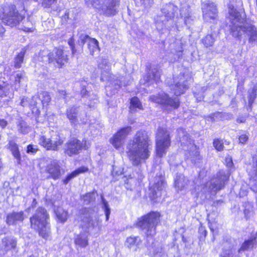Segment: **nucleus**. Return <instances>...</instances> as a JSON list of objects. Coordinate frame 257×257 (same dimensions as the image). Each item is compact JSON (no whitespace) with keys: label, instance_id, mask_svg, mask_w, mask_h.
<instances>
[{"label":"nucleus","instance_id":"50","mask_svg":"<svg viewBox=\"0 0 257 257\" xmlns=\"http://www.w3.org/2000/svg\"><path fill=\"white\" fill-rule=\"evenodd\" d=\"M42 5L44 8H50L57 0H42Z\"/></svg>","mask_w":257,"mask_h":257},{"label":"nucleus","instance_id":"44","mask_svg":"<svg viewBox=\"0 0 257 257\" xmlns=\"http://www.w3.org/2000/svg\"><path fill=\"white\" fill-rule=\"evenodd\" d=\"M213 146L218 151H221L223 150V143L222 141L219 139L214 140L213 141Z\"/></svg>","mask_w":257,"mask_h":257},{"label":"nucleus","instance_id":"46","mask_svg":"<svg viewBox=\"0 0 257 257\" xmlns=\"http://www.w3.org/2000/svg\"><path fill=\"white\" fill-rule=\"evenodd\" d=\"M88 35L85 34H81L79 36V45H83L86 42L88 43L89 39H91Z\"/></svg>","mask_w":257,"mask_h":257},{"label":"nucleus","instance_id":"51","mask_svg":"<svg viewBox=\"0 0 257 257\" xmlns=\"http://www.w3.org/2000/svg\"><path fill=\"white\" fill-rule=\"evenodd\" d=\"M29 99L27 97H23L21 99V105L23 106H30Z\"/></svg>","mask_w":257,"mask_h":257},{"label":"nucleus","instance_id":"28","mask_svg":"<svg viewBox=\"0 0 257 257\" xmlns=\"http://www.w3.org/2000/svg\"><path fill=\"white\" fill-rule=\"evenodd\" d=\"M3 246L6 250H10L15 248L17 242L15 238L12 237H6L3 239Z\"/></svg>","mask_w":257,"mask_h":257},{"label":"nucleus","instance_id":"10","mask_svg":"<svg viewBox=\"0 0 257 257\" xmlns=\"http://www.w3.org/2000/svg\"><path fill=\"white\" fill-rule=\"evenodd\" d=\"M149 100L154 103L161 104L164 107L177 109L180 105V101L177 97H170L168 94L164 92L150 96Z\"/></svg>","mask_w":257,"mask_h":257},{"label":"nucleus","instance_id":"23","mask_svg":"<svg viewBox=\"0 0 257 257\" xmlns=\"http://www.w3.org/2000/svg\"><path fill=\"white\" fill-rule=\"evenodd\" d=\"M25 79V75L24 73L21 72H17L13 77L11 78V85L14 88L17 90L21 87V83Z\"/></svg>","mask_w":257,"mask_h":257},{"label":"nucleus","instance_id":"33","mask_svg":"<svg viewBox=\"0 0 257 257\" xmlns=\"http://www.w3.org/2000/svg\"><path fill=\"white\" fill-rule=\"evenodd\" d=\"M8 148L12 152L14 157L18 161L21 160V154L19 150L18 145L12 140H10L8 143Z\"/></svg>","mask_w":257,"mask_h":257},{"label":"nucleus","instance_id":"17","mask_svg":"<svg viewBox=\"0 0 257 257\" xmlns=\"http://www.w3.org/2000/svg\"><path fill=\"white\" fill-rule=\"evenodd\" d=\"M83 149V143L76 139L68 141L66 144L65 153L69 156L78 154Z\"/></svg>","mask_w":257,"mask_h":257},{"label":"nucleus","instance_id":"3","mask_svg":"<svg viewBox=\"0 0 257 257\" xmlns=\"http://www.w3.org/2000/svg\"><path fill=\"white\" fill-rule=\"evenodd\" d=\"M79 215L82 222L81 225L86 230L77 235L75 243L80 247H85L88 244V232L98 229L99 220L96 216H93L89 209L86 208L79 211Z\"/></svg>","mask_w":257,"mask_h":257},{"label":"nucleus","instance_id":"19","mask_svg":"<svg viewBox=\"0 0 257 257\" xmlns=\"http://www.w3.org/2000/svg\"><path fill=\"white\" fill-rule=\"evenodd\" d=\"M50 151H57L64 142V139L60 134L54 131L50 132Z\"/></svg>","mask_w":257,"mask_h":257},{"label":"nucleus","instance_id":"1","mask_svg":"<svg viewBox=\"0 0 257 257\" xmlns=\"http://www.w3.org/2000/svg\"><path fill=\"white\" fill-rule=\"evenodd\" d=\"M228 9L233 36L238 37L244 34L247 37L249 43L257 45V27L252 21L245 20V14L237 11L232 4L228 5Z\"/></svg>","mask_w":257,"mask_h":257},{"label":"nucleus","instance_id":"47","mask_svg":"<svg viewBox=\"0 0 257 257\" xmlns=\"http://www.w3.org/2000/svg\"><path fill=\"white\" fill-rule=\"evenodd\" d=\"M38 150L37 146L33 145H29L27 147L26 152L28 154L34 155L37 153Z\"/></svg>","mask_w":257,"mask_h":257},{"label":"nucleus","instance_id":"9","mask_svg":"<svg viewBox=\"0 0 257 257\" xmlns=\"http://www.w3.org/2000/svg\"><path fill=\"white\" fill-rule=\"evenodd\" d=\"M170 145V139L168 132L164 128H159L156 137L157 156L161 158L165 155Z\"/></svg>","mask_w":257,"mask_h":257},{"label":"nucleus","instance_id":"56","mask_svg":"<svg viewBox=\"0 0 257 257\" xmlns=\"http://www.w3.org/2000/svg\"><path fill=\"white\" fill-rule=\"evenodd\" d=\"M47 119L50 122H55L57 120L56 116L53 114L49 115Z\"/></svg>","mask_w":257,"mask_h":257},{"label":"nucleus","instance_id":"49","mask_svg":"<svg viewBox=\"0 0 257 257\" xmlns=\"http://www.w3.org/2000/svg\"><path fill=\"white\" fill-rule=\"evenodd\" d=\"M39 101V97H38V94L37 95L33 96L31 100H29L30 102V106L31 107H35L37 106V104H38Z\"/></svg>","mask_w":257,"mask_h":257},{"label":"nucleus","instance_id":"43","mask_svg":"<svg viewBox=\"0 0 257 257\" xmlns=\"http://www.w3.org/2000/svg\"><path fill=\"white\" fill-rule=\"evenodd\" d=\"M94 193H88L84 195L82 197V199L85 204H89L91 201L94 200Z\"/></svg>","mask_w":257,"mask_h":257},{"label":"nucleus","instance_id":"12","mask_svg":"<svg viewBox=\"0 0 257 257\" xmlns=\"http://www.w3.org/2000/svg\"><path fill=\"white\" fill-rule=\"evenodd\" d=\"M177 137L181 143L183 149L186 151H195L196 156L199 155V153L196 150V146L189 138V134L183 128H179L177 130Z\"/></svg>","mask_w":257,"mask_h":257},{"label":"nucleus","instance_id":"27","mask_svg":"<svg viewBox=\"0 0 257 257\" xmlns=\"http://www.w3.org/2000/svg\"><path fill=\"white\" fill-rule=\"evenodd\" d=\"M77 113V107L75 106L69 108L67 110V116L72 124L75 125L78 122Z\"/></svg>","mask_w":257,"mask_h":257},{"label":"nucleus","instance_id":"35","mask_svg":"<svg viewBox=\"0 0 257 257\" xmlns=\"http://www.w3.org/2000/svg\"><path fill=\"white\" fill-rule=\"evenodd\" d=\"M141 243V240L139 236H130L126 240V245L129 248L139 245Z\"/></svg>","mask_w":257,"mask_h":257},{"label":"nucleus","instance_id":"24","mask_svg":"<svg viewBox=\"0 0 257 257\" xmlns=\"http://www.w3.org/2000/svg\"><path fill=\"white\" fill-rule=\"evenodd\" d=\"M88 169L86 167L82 166L76 169L71 173L67 175L66 177L63 180V182L64 184H67L72 179L76 177L81 173H83L87 172Z\"/></svg>","mask_w":257,"mask_h":257},{"label":"nucleus","instance_id":"42","mask_svg":"<svg viewBox=\"0 0 257 257\" xmlns=\"http://www.w3.org/2000/svg\"><path fill=\"white\" fill-rule=\"evenodd\" d=\"M9 89V85L5 82L0 81V95H6L7 91Z\"/></svg>","mask_w":257,"mask_h":257},{"label":"nucleus","instance_id":"63","mask_svg":"<svg viewBox=\"0 0 257 257\" xmlns=\"http://www.w3.org/2000/svg\"><path fill=\"white\" fill-rule=\"evenodd\" d=\"M66 95V92L65 90H60L59 91V96L64 97Z\"/></svg>","mask_w":257,"mask_h":257},{"label":"nucleus","instance_id":"58","mask_svg":"<svg viewBox=\"0 0 257 257\" xmlns=\"http://www.w3.org/2000/svg\"><path fill=\"white\" fill-rule=\"evenodd\" d=\"M82 143H83V149H88L90 146V143L86 140H83Z\"/></svg>","mask_w":257,"mask_h":257},{"label":"nucleus","instance_id":"37","mask_svg":"<svg viewBox=\"0 0 257 257\" xmlns=\"http://www.w3.org/2000/svg\"><path fill=\"white\" fill-rule=\"evenodd\" d=\"M215 40V39L213 34H208L201 41L204 46L207 48L213 45Z\"/></svg>","mask_w":257,"mask_h":257},{"label":"nucleus","instance_id":"57","mask_svg":"<svg viewBox=\"0 0 257 257\" xmlns=\"http://www.w3.org/2000/svg\"><path fill=\"white\" fill-rule=\"evenodd\" d=\"M69 45L71 47V49L72 50V52L73 54H74L76 52V49H75L74 45V42L72 39H71L69 42H68Z\"/></svg>","mask_w":257,"mask_h":257},{"label":"nucleus","instance_id":"30","mask_svg":"<svg viewBox=\"0 0 257 257\" xmlns=\"http://www.w3.org/2000/svg\"><path fill=\"white\" fill-rule=\"evenodd\" d=\"M54 212L58 219V221L61 223L66 222L68 218V213L61 207H58L54 209Z\"/></svg>","mask_w":257,"mask_h":257},{"label":"nucleus","instance_id":"53","mask_svg":"<svg viewBox=\"0 0 257 257\" xmlns=\"http://www.w3.org/2000/svg\"><path fill=\"white\" fill-rule=\"evenodd\" d=\"M105 92H106V95L108 97H110V98L112 97V91L111 87L110 86H109V85L106 86Z\"/></svg>","mask_w":257,"mask_h":257},{"label":"nucleus","instance_id":"64","mask_svg":"<svg viewBox=\"0 0 257 257\" xmlns=\"http://www.w3.org/2000/svg\"><path fill=\"white\" fill-rule=\"evenodd\" d=\"M24 30L26 32H32L33 31V28L25 27V29H24Z\"/></svg>","mask_w":257,"mask_h":257},{"label":"nucleus","instance_id":"13","mask_svg":"<svg viewBox=\"0 0 257 257\" xmlns=\"http://www.w3.org/2000/svg\"><path fill=\"white\" fill-rule=\"evenodd\" d=\"M88 7L101 10L106 15L112 14V0H85Z\"/></svg>","mask_w":257,"mask_h":257},{"label":"nucleus","instance_id":"61","mask_svg":"<svg viewBox=\"0 0 257 257\" xmlns=\"http://www.w3.org/2000/svg\"><path fill=\"white\" fill-rule=\"evenodd\" d=\"M232 3L236 4V5L235 6L236 7L241 6L242 5L241 0H232Z\"/></svg>","mask_w":257,"mask_h":257},{"label":"nucleus","instance_id":"2","mask_svg":"<svg viewBox=\"0 0 257 257\" xmlns=\"http://www.w3.org/2000/svg\"><path fill=\"white\" fill-rule=\"evenodd\" d=\"M150 142L148 132L143 130L137 132L133 139L130 141L127 147V154L133 165L138 166L149 157Z\"/></svg>","mask_w":257,"mask_h":257},{"label":"nucleus","instance_id":"29","mask_svg":"<svg viewBox=\"0 0 257 257\" xmlns=\"http://www.w3.org/2000/svg\"><path fill=\"white\" fill-rule=\"evenodd\" d=\"M87 45L90 54L91 55H96L98 53L100 49L98 46V42L96 39L94 38L89 39Z\"/></svg>","mask_w":257,"mask_h":257},{"label":"nucleus","instance_id":"55","mask_svg":"<svg viewBox=\"0 0 257 257\" xmlns=\"http://www.w3.org/2000/svg\"><path fill=\"white\" fill-rule=\"evenodd\" d=\"M103 207H104V209L105 212L106 219V220H107L108 218L109 215L110 213V211L108 209V205L106 203H104Z\"/></svg>","mask_w":257,"mask_h":257},{"label":"nucleus","instance_id":"15","mask_svg":"<svg viewBox=\"0 0 257 257\" xmlns=\"http://www.w3.org/2000/svg\"><path fill=\"white\" fill-rule=\"evenodd\" d=\"M203 17L206 22L214 23L217 17V10L213 3H205L202 5Z\"/></svg>","mask_w":257,"mask_h":257},{"label":"nucleus","instance_id":"32","mask_svg":"<svg viewBox=\"0 0 257 257\" xmlns=\"http://www.w3.org/2000/svg\"><path fill=\"white\" fill-rule=\"evenodd\" d=\"M39 101H41L43 107H47L51 101V97L49 92L42 91L38 93Z\"/></svg>","mask_w":257,"mask_h":257},{"label":"nucleus","instance_id":"25","mask_svg":"<svg viewBox=\"0 0 257 257\" xmlns=\"http://www.w3.org/2000/svg\"><path fill=\"white\" fill-rule=\"evenodd\" d=\"M188 180L182 174L177 175L175 179V186L178 190H182L186 187Z\"/></svg>","mask_w":257,"mask_h":257},{"label":"nucleus","instance_id":"60","mask_svg":"<svg viewBox=\"0 0 257 257\" xmlns=\"http://www.w3.org/2000/svg\"><path fill=\"white\" fill-rule=\"evenodd\" d=\"M7 124L8 122L6 120H5L4 119L0 118V126H1L2 128H4L7 126Z\"/></svg>","mask_w":257,"mask_h":257},{"label":"nucleus","instance_id":"48","mask_svg":"<svg viewBox=\"0 0 257 257\" xmlns=\"http://www.w3.org/2000/svg\"><path fill=\"white\" fill-rule=\"evenodd\" d=\"M141 5L143 6L145 8L151 7L154 3L153 0H139Z\"/></svg>","mask_w":257,"mask_h":257},{"label":"nucleus","instance_id":"4","mask_svg":"<svg viewBox=\"0 0 257 257\" xmlns=\"http://www.w3.org/2000/svg\"><path fill=\"white\" fill-rule=\"evenodd\" d=\"M49 218L46 209L43 207L38 208L30 218L31 227L38 230L39 235L45 239L51 235L50 225L48 221Z\"/></svg>","mask_w":257,"mask_h":257},{"label":"nucleus","instance_id":"62","mask_svg":"<svg viewBox=\"0 0 257 257\" xmlns=\"http://www.w3.org/2000/svg\"><path fill=\"white\" fill-rule=\"evenodd\" d=\"M231 255H232V252L230 251H226L223 253L222 255V257H229Z\"/></svg>","mask_w":257,"mask_h":257},{"label":"nucleus","instance_id":"41","mask_svg":"<svg viewBox=\"0 0 257 257\" xmlns=\"http://www.w3.org/2000/svg\"><path fill=\"white\" fill-rule=\"evenodd\" d=\"M18 131L22 134H27L30 131V127L24 121H21L18 124Z\"/></svg>","mask_w":257,"mask_h":257},{"label":"nucleus","instance_id":"8","mask_svg":"<svg viewBox=\"0 0 257 257\" xmlns=\"http://www.w3.org/2000/svg\"><path fill=\"white\" fill-rule=\"evenodd\" d=\"M3 15L2 19L7 25L13 27L19 24L24 16L19 14L16 10V6L12 4H6L3 8Z\"/></svg>","mask_w":257,"mask_h":257},{"label":"nucleus","instance_id":"14","mask_svg":"<svg viewBox=\"0 0 257 257\" xmlns=\"http://www.w3.org/2000/svg\"><path fill=\"white\" fill-rule=\"evenodd\" d=\"M174 84L170 85L172 92L176 96L184 93L188 88V84L184 74L180 73L174 78Z\"/></svg>","mask_w":257,"mask_h":257},{"label":"nucleus","instance_id":"21","mask_svg":"<svg viewBox=\"0 0 257 257\" xmlns=\"http://www.w3.org/2000/svg\"><path fill=\"white\" fill-rule=\"evenodd\" d=\"M180 15L183 18L184 24L189 28L194 24L196 17L193 16L189 7H182L180 10Z\"/></svg>","mask_w":257,"mask_h":257},{"label":"nucleus","instance_id":"6","mask_svg":"<svg viewBox=\"0 0 257 257\" xmlns=\"http://www.w3.org/2000/svg\"><path fill=\"white\" fill-rule=\"evenodd\" d=\"M178 10V7L172 3L164 5L161 10V15H158L154 18L156 28L159 31L163 30L167 22L174 17Z\"/></svg>","mask_w":257,"mask_h":257},{"label":"nucleus","instance_id":"36","mask_svg":"<svg viewBox=\"0 0 257 257\" xmlns=\"http://www.w3.org/2000/svg\"><path fill=\"white\" fill-rule=\"evenodd\" d=\"M26 53L25 49L22 51L17 55L15 59L14 66L16 68H19L21 67L22 64L24 62V58Z\"/></svg>","mask_w":257,"mask_h":257},{"label":"nucleus","instance_id":"52","mask_svg":"<svg viewBox=\"0 0 257 257\" xmlns=\"http://www.w3.org/2000/svg\"><path fill=\"white\" fill-rule=\"evenodd\" d=\"M248 139V138L247 135L244 134L241 135L239 137V143L244 144L247 142Z\"/></svg>","mask_w":257,"mask_h":257},{"label":"nucleus","instance_id":"11","mask_svg":"<svg viewBox=\"0 0 257 257\" xmlns=\"http://www.w3.org/2000/svg\"><path fill=\"white\" fill-rule=\"evenodd\" d=\"M150 197L152 200L158 202V198L161 197L163 193L165 192L164 190L166 183L162 177H156L152 182H150Z\"/></svg>","mask_w":257,"mask_h":257},{"label":"nucleus","instance_id":"31","mask_svg":"<svg viewBox=\"0 0 257 257\" xmlns=\"http://www.w3.org/2000/svg\"><path fill=\"white\" fill-rule=\"evenodd\" d=\"M50 132L46 134H42L39 136L38 144L47 150L50 149Z\"/></svg>","mask_w":257,"mask_h":257},{"label":"nucleus","instance_id":"54","mask_svg":"<svg viewBox=\"0 0 257 257\" xmlns=\"http://www.w3.org/2000/svg\"><path fill=\"white\" fill-rule=\"evenodd\" d=\"M225 163L227 167L228 168L232 167L233 165L232 158L229 156L226 158Z\"/></svg>","mask_w":257,"mask_h":257},{"label":"nucleus","instance_id":"40","mask_svg":"<svg viewBox=\"0 0 257 257\" xmlns=\"http://www.w3.org/2000/svg\"><path fill=\"white\" fill-rule=\"evenodd\" d=\"M101 61L102 63L99 62L98 66L99 68L103 70V72H102V79H104L105 77L107 76L105 73H106V70L108 69L109 66L107 65V61L106 59H102Z\"/></svg>","mask_w":257,"mask_h":257},{"label":"nucleus","instance_id":"7","mask_svg":"<svg viewBox=\"0 0 257 257\" xmlns=\"http://www.w3.org/2000/svg\"><path fill=\"white\" fill-rule=\"evenodd\" d=\"M228 180V176L223 171H220L216 176L207 182L203 188L204 192L215 194L217 192L223 189L225 183Z\"/></svg>","mask_w":257,"mask_h":257},{"label":"nucleus","instance_id":"38","mask_svg":"<svg viewBox=\"0 0 257 257\" xmlns=\"http://www.w3.org/2000/svg\"><path fill=\"white\" fill-rule=\"evenodd\" d=\"M257 88L254 86L248 91V99L249 107L251 108V105L254 102L256 96Z\"/></svg>","mask_w":257,"mask_h":257},{"label":"nucleus","instance_id":"18","mask_svg":"<svg viewBox=\"0 0 257 257\" xmlns=\"http://www.w3.org/2000/svg\"><path fill=\"white\" fill-rule=\"evenodd\" d=\"M131 126H127L121 128L115 135H113V147L119 149L123 144L124 140L131 131Z\"/></svg>","mask_w":257,"mask_h":257},{"label":"nucleus","instance_id":"26","mask_svg":"<svg viewBox=\"0 0 257 257\" xmlns=\"http://www.w3.org/2000/svg\"><path fill=\"white\" fill-rule=\"evenodd\" d=\"M161 77L160 70L157 67H154L151 69L150 72L148 73L147 75V82H150L151 80H154L156 83H158Z\"/></svg>","mask_w":257,"mask_h":257},{"label":"nucleus","instance_id":"59","mask_svg":"<svg viewBox=\"0 0 257 257\" xmlns=\"http://www.w3.org/2000/svg\"><path fill=\"white\" fill-rule=\"evenodd\" d=\"M70 11H66L65 15L63 16V19L65 20V21L69 20V19H72L71 18H69L70 13Z\"/></svg>","mask_w":257,"mask_h":257},{"label":"nucleus","instance_id":"20","mask_svg":"<svg viewBox=\"0 0 257 257\" xmlns=\"http://www.w3.org/2000/svg\"><path fill=\"white\" fill-rule=\"evenodd\" d=\"M46 172L49 174L50 178L54 180L59 179L61 176V171L58 161L56 160L52 161L47 165Z\"/></svg>","mask_w":257,"mask_h":257},{"label":"nucleus","instance_id":"16","mask_svg":"<svg viewBox=\"0 0 257 257\" xmlns=\"http://www.w3.org/2000/svg\"><path fill=\"white\" fill-rule=\"evenodd\" d=\"M46 54L47 56H45L44 58H42V61L49 63L56 62L57 66L59 67H61L67 62V56L64 54L61 49H56L55 55L50 53H46Z\"/></svg>","mask_w":257,"mask_h":257},{"label":"nucleus","instance_id":"34","mask_svg":"<svg viewBox=\"0 0 257 257\" xmlns=\"http://www.w3.org/2000/svg\"><path fill=\"white\" fill-rule=\"evenodd\" d=\"M255 239V237H251L249 239L245 240L242 244L240 248L238 249V252H240L241 251L248 250L249 248L253 247Z\"/></svg>","mask_w":257,"mask_h":257},{"label":"nucleus","instance_id":"5","mask_svg":"<svg viewBox=\"0 0 257 257\" xmlns=\"http://www.w3.org/2000/svg\"><path fill=\"white\" fill-rule=\"evenodd\" d=\"M160 214L157 212H151L140 218L138 226L147 237H152L156 233V226L160 221Z\"/></svg>","mask_w":257,"mask_h":257},{"label":"nucleus","instance_id":"45","mask_svg":"<svg viewBox=\"0 0 257 257\" xmlns=\"http://www.w3.org/2000/svg\"><path fill=\"white\" fill-rule=\"evenodd\" d=\"M198 233L199 234V238L200 240H204L207 234V231L205 228L201 225L198 229Z\"/></svg>","mask_w":257,"mask_h":257},{"label":"nucleus","instance_id":"39","mask_svg":"<svg viewBox=\"0 0 257 257\" xmlns=\"http://www.w3.org/2000/svg\"><path fill=\"white\" fill-rule=\"evenodd\" d=\"M136 108L140 109H143L142 105L139 98L137 97H134L131 99L130 108L131 111L133 112Z\"/></svg>","mask_w":257,"mask_h":257},{"label":"nucleus","instance_id":"22","mask_svg":"<svg viewBox=\"0 0 257 257\" xmlns=\"http://www.w3.org/2000/svg\"><path fill=\"white\" fill-rule=\"evenodd\" d=\"M24 213L22 211L19 212H12L8 215L7 223L9 225H13L19 221H23L24 220Z\"/></svg>","mask_w":257,"mask_h":257}]
</instances>
